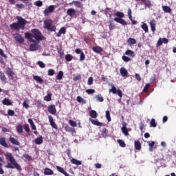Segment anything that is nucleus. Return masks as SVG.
Instances as JSON below:
<instances>
[{
  "mask_svg": "<svg viewBox=\"0 0 176 176\" xmlns=\"http://www.w3.org/2000/svg\"><path fill=\"white\" fill-rule=\"evenodd\" d=\"M48 112L51 113L52 115H56V112H57V110L56 109V106L54 104L50 105L48 107Z\"/></svg>",
  "mask_w": 176,
  "mask_h": 176,
  "instance_id": "obj_9",
  "label": "nucleus"
},
{
  "mask_svg": "<svg viewBox=\"0 0 176 176\" xmlns=\"http://www.w3.org/2000/svg\"><path fill=\"white\" fill-rule=\"evenodd\" d=\"M48 75H49V76H53V75H54V69H50L48 70Z\"/></svg>",
  "mask_w": 176,
  "mask_h": 176,
  "instance_id": "obj_56",
  "label": "nucleus"
},
{
  "mask_svg": "<svg viewBox=\"0 0 176 176\" xmlns=\"http://www.w3.org/2000/svg\"><path fill=\"white\" fill-rule=\"evenodd\" d=\"M8 113L9 116H14V111H13L12 109H9L8 111Z\"/></svg>",
  "mask_w": 176,
  "mask_h": 176,
  "instance_id": "obj_59",
  "label": "nucleus"
},
{
  "mask_svg": "<svg viewBox=\"0 0 176 176\" xmlns=\"http://www.w3.org/2000/svg\"><path fill=\"white\" fill-rule=\"evenodd\" d=\"M16 19L18 20L17 23L14 22L10 25V28L14 31H19V30H24L25 25L27 24V20L24 19L20 16H17Z\"/></svg>",
  "mask_w": 176,
  "mask_h": 176,
  "instance_id": "obj_2",
  "label": "nucleus"
},
{
  "mask_svg": "<svg viewBox=\"0 0 176 176\" xmlns=\"http://www.w3.org/2000/svg\"><path fill=\"white\" fill-rule=\"evenodd\" d=\"M109 93H113V94H118L120 98L123 97V94L122 93V90L117 89L115 86H112L111 89H109Z\"/></svg>",
  "mask_w": 176,
  "mask_h": 176,
  "instance_id": "obj_5",
  "label": "nucleus"
},
{
  "mask_svg": "<svg viewBox=\"0 0 176 176\" xmlns=\"http://www.w3.org/2000/svg\"><path fill=\"white\" fill-rule=\"evenodd\" d=\"M86 93L87 94H94V93H96V90L93 89H88L86 90Z\"/></svg>",
  "mask_w": 176,
  "mask_h": 176,
  "instance_id": "obj_53",
  "label": "nucleus"
},
{
  "mask_svg": "<svg viewBox=\"0 0 176 176\" xmlns=\"http://www.w3.org/2000/svg\"><path fill=\"white\" fill-rule=\"evenodd\" d=\"M150 25L152 32H155V31H156V21L155 19H152L150 21Z\"/></svg>",
  "mask_w": 176,
  "mask_h": 176,
  "instance_id": "obj_13",
  "label": "nucleus"
},
{
  "mask_svg": "<svg viewBox=\"0 0 176 176\" xmlns=\"http://www.w3.org/2000/svg\"><path fill=\"white\" fill-rule=\"evenodd\" d=\"M80 61H84V60L86 58V56L85 55L84 52H82L80 54Z\"/></svg>",
  "mask_w": 176,
  "mask_h": 176,
  "instance_id": "obj_54",
  "label": "nucleus"
},
{
  "mask_svg": "<svg viewBox=\"0 0 176 176\" xmlns=\"http://www.w3.org/2000/svg\"><path fill=\"white\" fill-rule=\"evenodd\" d=\"M135 149L136 151L141 150V142L140 141H135Z\"/></svg>",
  "mask_w": 176,
  "mask_h": 176,
  "instance_id": "obj_31",
  "label": "nucleus"
},
{
  "mask_svg": "<svg viewBox=\"0 0 176 176\" xmlns=\"http://www.w3.org/2000/svg\"><path fill=\"white\" fill-rule=\"evenodd\" d=\"M67 13L68 16H69V17H74V16L76 15V10H75V9L74 8H69L67 10Z\"/></svg>",
  "mask_w": 176,
  "mask_h": 176,
  "instance_id": "obj_10",
  "label": "nucleus"
},
{
  "mask_svg": "<svg viewBox=\"0 0 176 176\" xmlns=\"http://www.w3.org/2000/svg\"><path fill=\"white\" fill-rule=\"evenodd\" d=\"M115 14L118 19H123V17H124V14L121 12H116Z\"/></svg>",
  "mask_w": 176,
  "mask_h": 176,
  "instance_id": "obj_39",
  "label": "nucleus"
},
{
  "mask_svg": "<svg viewBox=\"0 0 176 176\" xmlns=\"http://www.w3.org/2000/svg\"><path fill=\"white\" fill-rule=\"evenodd\" d=\"M63 76H64V72H63V71H59L56 76V79L58 80H61V79H63Z\"/></svg>",
  "mask_w": 176,
  "mask_h": 176,
  "instance_id": "obj_33",
  "label": "nucleus"
},
{
  "mask_svg": "<svg viewBox=\"0 0 176 176\" xmlns=\"http://www.w3.org/2000/svg\"><path fill=\"white\" fill-rule=\"evenodd\" d=\"M23 129H24L25 131H26V133H30V131H31L28 124H25L23 126Z\"/></svg>",
  "mask_w": 176,
  "mask_h": 176,
  "instance_id": "obj_46",
  "label": "nucleus"
},
{
  "mask_svg": "<svg viewBox=\"0 0 176 176\" xmlns=\"http://www.w3.org/2000/svg\"><path fill=\"white\" fill-rule=\"evenodd\" d=\"M16 8L18 9H24L25 6L24 4L20 3V4H16Z\"/></svg>",
  "mask_w": 176,
  "mask_h": 176,
  "instance_id": "obj_60",
  "label": "nucleus"
},
{
  "mask_svg": "<svg viewBox=\"0 0 176 176\" xmlns=\"http://www.w3.org/2000/svg\"><path fill=\"white\" fill-rule=\"evenodd\" d=\"M92 50L95 53H98V54L102 53V52H104V50L102 49V47H98V46L93 47Z\"/></svg>",
  "mask_w": 176,
  "mask_h": 176,
  "instance_id": "obj_17",
  "label": "nucleus"
},
{
  "mask_svg": "<svg viewBox=\"0 0 176 176\" xmlns=\"http://www.w3.org/2000/svg\"><path fill=\"white\" fill-rule=\"evenodd\" d=\"M56 170L59 172L61 173V174H63L65 176H69V174H68L64 168H63L60 166H56Z\"/></svg>",
  "mask_w": 176,
  "mask_h": 176,
  "instance_id": "obj_12",
  "label": "nucleus"
},
{
  "mask_svg": "<svg viewBox=\"0 0 176 176\" xmlns=\"http://www.w3.org/2000/svg\"><path fill=\"white\" fill-rule=\"evenodd\" d=\"M150 87L151 84H146L143 89V91H148V89H149Z\"/></svg>",
  "mask_w": 176,
  "mask_h": 176,
  "instance_id": "obj_62",
  "label": "nucleus"
},
{
  "mask_svg": "<svg viewBox=\"0 0 176 176\" xmlns=\"http://www.w3.org/2000/svg\"><path fill=\"white\" fill-rule=\"evenodd\" d=\"M38 46L36 43L30 44V45L31 52H35V50H38Z\"/></svg>",
  "mask_w": 176,
  "mask_h": 176,
  "instance_id": "obj_29",
  "label": "nucleus"
},
{
  "mask_svg": "<svg viewBox=\"0 0 176 176\" xmlns=\"http://www.w3.org/2000/svg\"><path fill=\"white\" fill-rule=\"evenodd\" d=\"M118 142L121 148H126V143L122 140H118Z\"/></svg>",
  "mask_w": 176,
  "mask_h": 176,
  "instance_id": "obj_41",
  "label": "nucleus"
},
{
  "mask_svg": "<svg viewBox=\"0 0 176 176\" xmlns=\"http://www.w3.org/2000/svg\"><path fill=\"white\" fill-rule=\"evenodd\" d=\"M0 56H1V57H4V58H7L8 56H6V54H5V53H3V50L0 48Z\"/></svg>",
  "mask_w": 176,
  "mask_h": 176,
  "instance_id": "obj_58",
  "label": "nucleus"
},
{
  "mask_svg": "<svg viewBox=\"0 0 176 176\" xmlns=\"http://www.w3.org/2000/svg\"><path fill=\"white\" fill-rule=\"evenodd\" d=\"M14 39L16 42H18V43H24V38H23L19 33L14 34Z\"/></svg>",
  "mask_w": 176,
  "mask_h": 176,
  "instance_id": "obj_7",
  "label": "nucleus"
},
{
  "mask_svg": "<svg viewBox=\"0 0 176 176\" xmlns=\"http://www.w3.org/2000/svg\"><path fill=\"white\" fill-rule=\"evenodd\" d=\"M163 45V40L162 38H159L157 46H162Z\"/></svg>",
  "mask_w": 176,
  "mask_h": 176,
  "instance_id": "obj_64",
  "label": "nucleus"
},
{
  "mask_svg": "<svg viewBox=\"0 0 176 176\" xmlns=\"http://www.w3.org/2000/svg\"><path fill=\"white\" fill-rule=\"evenodd\" d=\"M44 28L50 31L51 32H56V25H53V21L52 19H46L44 21Z\"/></svg>",
  "mask_w": 176,
  "mask_h": 176,
  "instance_id": "obj_4",
  "label": "nucleus"
},
{
  "mask_svg": "<svg viewBox=\"0 0 176 176\" xmlns=\"http://www.w3.org/2000/svg\"><path fill=\"white\" fill-rule=\"evenodd\" d=\"M93 82H94L93 77H89L88 78L87 85H89V86H91V85H93Z\"/></svg>",
  "mask_w": 176,
  "mask_h": 176,
  "instance_id": "obj_57",
  "label": "nucleus"
},
{
  "mask_svg": "<svg viewBox=\"0 0 176 176\" xmlns=\"http://www.w3.org/2000/svg\"><path fill=\"white\" fill-rule=\"evenodd\" d=\"M125 54H126V56H131V57H135V54H134L133 51H131L130 50H128L125 52Z\"/></svg>",
  "mask_w": 176,
  "mask_h": 176,
  "instance_id": "obj_35",
  "label": "nucleus"
},
{
  "mask_svg": "<svg viewBox=\"0 0 176 176\" xmlns=\"http://www.w3.org/2000/svg\"><path fill=\"white\" fill-rule=\"evenodd\" d=\"M151 126V127H156L157 124H156V120L155 119H151V121L150 122Z\"/></svg>",
  "mask_w": 176,
  "mask_h": 176,
  "instance_id": "obj_52",
  "label": "nucleus"
},
{
  "mask_svg": "<svg viewBox=\"0 0 176 176\" xmlns=\"http://www.w3.org/2000/svg\"><path fill=\"white\" fill-rule=\"evenodd\" d=\"M69 124H70L72 127H76V126H78V124H76V122L72 120H69Z\"/></svg>",
  "mask_w": 176,
  "mask_h": 176,
  "instance_id": "obj_45",
  "label": "nucleus"
},
{
  "mask_svg": "<svg viewBox=\"0 0 176 176\" xmlns=\"http://www.w3.org/2000/svg\"><path fill=\"white\" fill-rule=\"evenodd\" d=\"M0 79L2 80V82H4V83L8 82V78H6V76H5V73L2 72H0Z\"/></svg>",
  "mask_w": 176,
  "mask_h": 176,
  "instance_id": "obj_24",
  "label": "nucleus"
},
{
  "mask_svg": "<svg viewBox=\"0 0 176 176\" xmlns=\"http://www.w3.org/2000/svg\"><path fill=\"white\" fill-rule=\"evenodd\" d=\"M0 145L4 148H9V145L6 143V139L5 138H0Z\"/></svg>",
  "mask_w": 176,
  "mask_h": 176,
  "instance_id": "obj_15",
  "label": "nucleus"
},
{
  "mask_svg": "<svg viewBox=\"0 0 176 176\" xmlns=\"http://www.w3.org/2000/svg\"><path fill=\"white\" fill-rule=\"evenodd\" d=\"M109 28L111 31H112V30H115V25H113L112 23H110L109 25Z\"/></svg>",
  "mask_w": 176,
  "mask_h": 176,
  "instance_id": "obj_63",
  "label": "nucleus"
},
{
  "mask_svg": "<svg viewBox=\"0 0 176 176\" xmlns=\"http://www.w3.org/2000/svg\"><path fill=\"white\" fill-rule=\"evenodd\" d=\"M141 28L143 29L146 33V32H149V29L148 28V24L144 23L141 25Z\"/></svg>",
  "mask_w": 176,
  "mask_h": 176,
  "instance_id": "obj_36",
  "label": "nucleus"
},
{
  "mask_svg": "<svg viewBox=\"0 0 176 176\" xmlns=\"http://www.w3.org/2000/svg\"><path fill=\"white\" fill-rule=\"evenodd\" d=\"M9 141L12 145H20V142L14 138L13 137H10L9 138Z\"/></svg>",
  "mask_w": 176,
  "mask_h": 176,
  "instance_id": "obj_16",
  "label": "nucleus"
},
{
  "mask_svg": "<svg viewBox=\"0 0 176 176\" xmlns=\"http://www.w3.org/2000/svg\"><path fill=\"white\" fill-rule=\"evenodd\" d=\"M127 43L128 45H135V43H137V40H135V38H129L127 40Z\"/></svg>",
  "mask_w": 176,
  "mask_h": 176,
  "instance_id": "obj_32",
  "label": "nucleus"
},
{
  "mask_svg": "<svg viewBox=\"0 0 176 176\" xmlns=\"http://www.w3.org/2000/svg\"><path fill=\"white\" fill-rule=\"evenodd\" d=\"M34 5L36 6H38V8H41V6H43V3L42 2V1L38 0L34 2Z\"/></svg>",
  "mask_w": 176,
  "mask_h": 176,
  "instance_id": "obj_43",
  "label": "nucleus"
},
{
  "mask_svg": "<svg viewBox=\"0 0 176 176\" xmlns=\"http://www.w3.org/2000/svg\"><path fill=\"white\" fill-rule=\"evenodd\" d=\"M148 144L150 146L149 151H150V152H152V151H153V146H155V142H153V141L148 142Z\"/></svg>",
  "mask_w": 176,
  "mask_h": 176,
  "instance_id": "obj_40",
  "label": "nucleus"
},
{
  "mask_svg": "<svg viewBox=\"0 0 176 176\" xmlns=\"http://www.w3.org/2000/svg\"><path fill=\"white\" fill-rule=\"evenodd\" d=\"M114 21H116V23L122 24V25H127V22H126L124 19L122 18H114Z\"/></svg>",
  "mask_w": 176,
  "mask_h": 176,
  "instance_id": "obj_14",
  "label": "nucleus"
},
{
  "mask_svg": "<svg viewBox=\"0 0 176 176\" xmlns=\"http://www.w3.org/2000/svg\"><path fill=\"white\" fill-rule=\"evenodd\" d=\"M120 75L123 77L127 76L129 74V72H127V69H126V68L124 67H121L120 69Z\"/></svg>",
  "mask_w": 176,
  "mask_h": 176,
  "instance_id": "obj_19",
  "label": "nucleus"
},
{
  "mask_svg": "<svg viewBox=\"0 0 176 176\" xmlns=\"http://www.w3.org/2000/svg\"><path fill=\"white\" fill-rule=\"evenodd\" d=\"M2 104H3V105H13V103L12 102V101H10V100L8 99V98H4L2 100Z\"/></svg>",
  "mask_w": 176,
  "mask_h": 176,
  "instance_id": "obj_26",
  "label": "nucleus"
},
{
  "mask_svg": "<svg viewBox=\"0 0 176 176\" xmlns=\"http://www.w3.org/2000/svg\"><path fill=\"white\" fill-rule=\"evenodd\" d=\"M31 33L25 32V38L26 39H28L29 42H33V43H35L36 41H43V36L42 35V33L39 31L38 29H33L32 30ZM36 40V41H35Z\"/></svg>",
  "mask_w": 176,
  "mask_h": 176,
  "instance_id": "obj_1",
  "label": "nucleus"
},
{
  "mask_svg": "<svg viewBox=\"0 0 176 176\" xmlns=\"http://www.w3.org/2000/svg\"><path fill=\"white\" fill-rule=\"evenodd\" d=\"M89 116L93 119H96L97 116H98V114L97 113V111H96V110H91L89 111Z\"/></svg>",
  "mask_w": 176,
  "mask_h": 176,
  "instance_id": "obj_23",
  "label": "nucleus"
},
{
  "mask_svg": "<svg viewBox=\"0 0 176 176\" xmlns=\"http://www.w3.org/2000/svg\"><path fill=\"white\" fill-rule=\"evenodd\" d=\"M89 120H90L91 123H92V124H94V126H102V122H100L96 120H93L91 118H89Z\"/></svg>",
  "mask_w": 176,
  "mask_h": 176,
  "instance_id": "obj_21",
  "label": "nucleus"
},
{
  "mask_svg": "<svg viewBox=\"0 0 176 176\" xmlns=\"http://www.w3.org/2000/svg\"><path fill=\"white\" fill-rule=\"evenodd\" d=\"M17 132L19 134H22V133H23V126L21 124H19L17 126Z\"/></svg>",
  "mask_w": 176,
  "mask_h": 176,
  "instance_id": "obj_48",
  "label": "nucleus"
},
{
  "mask_svg": "<svg viewBox=\"0 0 176 176\" xmlns=\"http://www.w3.org/2000/svg\"><path fill=\"white\" fill-rule=\"evenodd\" d=\"M65 32H67V29L65 28V27H62L59 31L58 33L56 34V36H58V38H60V36H61L62 34H65Z\"/></svg>",
  "mask_w": 176,
  "mask_h": 176,
  "instance_id": "obj_20",
  "label": "nucleus"
},
{
  "mask_svg": "<svg viewBox=\"0 0 176 176\" xmlns=\"http://www.w3.org/2000/svg\"><path fill=\"white\" fill-rule=\"evenodd\" d=\"M80 79H82V76H80V75H78L73 78V80H75L76 82L77 80H80Z\"/></svg>",
  "mask_w": 176,
  "mask_h": 176,
  "instance_id": "obj_61",
  "label": "nucleus"
},
{
  "mask_svg": "<svg viewBox=\"0 0 176 176\" xmlns=\"http://www.w3.org/2000/svg\"><path fill=\"white\" fill-rule=\"evenodd\" d=\"M144 2L146 8H152V2L150 0H141Z\"/></svg>",
  "mask_w": 176,
  "mask_h": 176,
  "instance_id": "obj_27",
  "label": "nucleus"
},
{
  "mask_svg": "<svg viewBox=\"0 0 176 176\" xmlns=\"http://www.w3.org/2000/svg\"><path fill=\"white\" fill-rule=\"evenodd\" d=\"M122 59L123 60V61H124L125 63H129V61H131V58H129L126 56H122Z\"/></svg>",
  "mask_w": 176,
  "mask_h": 176,
  "instance_id": "obj_47",
  "label": "nucleus"
},
{
  "mask_svg": "<svg viewBox=\"0 0 176 176\" xmlns=\"http://www.w3.org/2000/svg\"><path fill=\"white\" fill-rule=\"evenodd\" d=\"M7 75H9L10 76H13L14 75V72L12 71V69L8 68V69L6 72Z\"/></svg>",
  "mask_w": 176,
  "mask_h": 176,
  "instance_id": "obj_49",
  "label": "nucleus"
},
{
  "mask_svg": "<svg viewBox=\"0 0 176 176\" xmlns=\"http://www.w3.org/2000/svg\"><path fill=\"white\" fill-rule=\"evenodd\" d=\"M71 162L72 163V164H76V166H81V164H82L81 161H79L75 158H72L71 160Z\"/></svg>",
  "mask_w": 176,
  "mask_h": 176,
  "instance_id": "obj_28",
  "label": "nucleus"
},
{
  "mask_svg": "<svg viewBox=\"0 0 176 176\" xmlns=\"http://www.w3.org/2000/svg\"><path fill=\"white\" fill-rule=\"evenodd\" d=\"M72 58H74V56H72V55H71V54H67L65 56L66 61H68V62L72 61Z\"/></svg>",
  "mask_w": 176,
  "mask_h": 176,
  "instance_id": "obj_44",
  "label": "nucleus"
},
{
  "mask_svg": "<svg viewBox=\"0 0 176 176\" xmlns=\"http://www.w3.org/2000/svg\"><path fill=\"white\" fill-rule=\"evenodd\" d=\"M34 142L36 145H41V144L43 143V138L42 136L37 138L35 139Z\"/></svg>",
  "mask_w": 176,
  "mask_h": 176,
  "instance_id": "obj_25",
  "label": "nucleus"
},
{
  "mask_svg": "<svg viewBox=\"0 0 176 176\" xmlns=\"http://www.w3.org/2000/svg\"><path fill=\"white\" fill-rule=\"evenodd\" d=\"M121 130H122L123 134H124V135H126V137H127V135H129V130L127 129L126 126H122L121 128Z\"/></svg>",
  "mask_w": 176,
  "mask_h": 176,
  "instance_id": "obj_37",
  "label": "nucleus"
},
{
  "mask_svg": "<svg viewBox=\"0 0 176 176\" xmlns=\"http://www.w3.org/2000/svg\"><path fill=\"white\" fill-rule=\"evenodd\" d=\"M54 174V172L53 170L49 168H45L44 169V175H53Z\"/></svg>",
  "mask_w": 176,
  "mask_h": 176,
  "instance_id": "obj_18",
  "label": "nucleus"
},
{
  "mask_svg": "<svg viewBox=\"0 0 176 176\" xmlns=\"http://www.w3.org/2000/svg\"><path fill=\"white\" fill-rule=\"evenodd\" d=\"M44 100L49 102V101H52V94L49 93L46 96L44 97Z\"/></svg>",
  "mask_w": 176,
  "mask_h": 176,
  "instance_id": "obj_38",
  "label": "nucleus"
},
{
  "mask_svg": "<svg viewBox=\"0 0 176 176\" xmlns=\"http://www.w3.org/2000/svg\"><path fill=\"white\" fill-rule=\"evenodd\" d=\"M37 64H38V67H40V68H45V63L42 61H38Z\"/></svg>",
  "mask_w": 176,
  "mask_h": 176,
  "instance_id": "obj_55",
  "label": "nucleus"
},
{
  "mask_svg": "<svg viewBox=\"0 0 176 176\" xmlns=\"http://www.w3.org/2000/svg\"><path fill=\"white\" fill-rule=\"evenodd\" d=\"M74 4V6L76 8H83V4L79 1H73L72 2L69 3V5L72 6V5Z\"/></svg>",
  "mask_w": 176,
  "mask_h": 176,
  "instance_id": "obj_11",
  "label": "nucleus"
},
{
  "mask_svg": "<svg viewBox=\"0 0 176 176\" xmlns=\"http://www.w3.org/2000/svg\"><path fill=\"white\" fill-rule=\"evenodd\" d=\"M162 10H164L165 13H171V8L167 6H162Z\"/></svg>",
  "mask_w": 176,
  "mask_h": 176,
  "instance_id": "obj_30",
  "label": "nucleus"
},
{
  "mask_svg": "<svg viewBox=\"0 0 176 176\" xmlns=\"http://www.w3.org/2000/svg\"><path fill=\"white\" fill-rule=\"evenodd\" d=\"M78 102H81L82 104H86V100L83 99V98L80 96H77Z\"/></svg>",
  "mask_w": 176,
  "mask_h": 176,
  "instance_id": "obj_42",
  "label": "nucleus"
},
{
  "mask_svg": "<svg viewBox=\"0 0 176 176\" xmlns=\"http://www.w3.org/2000/svg\"><path fill=\"white\" fill-rule=\"evenodd\" d=\"M33 79L37 82V83L42 84L43 83V79L39 76H33Z\"/></svg>",
  "mask_w": 176,
  "mask_h": 176,
  "instance_id": "obj_22",
  "label": "nucleus"
},
{
  "mask_svg": "<svg viewBox=\"0 0 176 176\" xmlns=\"http://www.w3.org/2000/svg\"><path fill=\"white\" fill-rule=\"evenodd\" d=\"M53 12H54V6L51 5L43 11V14L45 16H49V14H50V13H53Z\"/></svg>",
  "mask_w": 176,
  "mask_h": 176,
  "instance_id": "obj_6",
  "label": "nucleus"
},
{
  "mask_svg": "<svg viewBox=\"0 0 176 176\" xmlns=\"http://www.w3.org/2000/svg\"><path fill=\"white\" fill-rule=\"evenodd\" d=\"M106 119H107L108 122H111V113L109 111H106Z\"/></svg>",
  "mask_w": 176,
  "mask_h": 176,
  "instance_id": "obj_50",
  "label": "nucleus"
},
{
  "mask_svg": "<svg viewBox=\"0 0 176 176\" xmlns=\"http://www.w3.org/2000/svg\"><path fill=\"white\" fill-rule=\"evenodd\" d=\"M6 159L10 162L6 167V168H16L18 170H21V166H20V164L16 162V160L14 157H13V155L10 153H7L6 154Z\"/></svg>",
  "mask_w": 176,
  "mask_h": 176,
  "instance_id": "obj_3",
  "label": "nucleus"
},
{
  "mask_svg": "<svg viewBox=\"0 0 176 176\" xmlns=\"http://www.w3.org/2000/svg\"><path fill=\"white\" fill-rule=\"evenodd\" d=\"M96 98H97V100H98V101L99 102H104V98L102 97V96H101V95H97V96H96Z\"/></svg>",
  "mask_w": 176,
  "mask_h": 176,
  "instance_id": "obj_51",
  "label": "nucleus"
},
{
  "mask_svg": "<svg viewBox=\"0 0 176 176\" xmlns=\"http://www.w3.org/2000/svg\"><path fill=\"white\" fill-rule=\"evenodd\" d=\"M48 118H49V121H50V126H52V128L54 129L55 130H57L58 128L57 126V124L54 122L53 117L52 116H49Z\"/></svg>",
  "mask_w": 176,
  "mask_h": 176,
  "instance_id": "obj_8",
  "label": "nucleus"
},
{
  "mask_svg": "<svg viewBox=\"0 0 176 176\" xmlns=\"http://www.w3.org/2000/svg\"><path fill=\"white\" fill-rule=\"evenodd\" d=\"M102 135L104 138H107V137H108V131L107 130V128H103L102 129Z\"/></svg>",
  "mask_w": 176,
  "mask_h": 176,
  "instance_id": "obj_34",
  "label": "nucleus"
}]
</instances>
